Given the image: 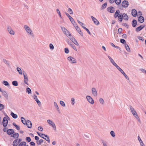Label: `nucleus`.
Returning a JSON list of instances; mask_svg holds the SVG:
<instances>
[{"mask_svg":"<svg viewBox=\"0 0 146 146\" xmlns=\"http://www.w3.org/2000/svg\"><path fill=\"white\" fill-rule=\"evenodd\" d=\"M3 84L5 86H9V84L8 83V82L4 80L3 82Z\"/></svg>","mask_w":146,"mask_h":146,"instance_id":"a19ab883","label":"nucleus"},{"mask_svg":"<svg viewBox=\"0 0 146 146\" xmlns=\"http://www.w3.org/2000/svg\"><path fill=\"white\" fill-rule=\"evenodd\" d=\"M3 61L4 63L6 64L8 66H9V62L6 59H3Z\"/></svg>","mask_w":146,"mask_h":146,"instance_id":"58836bf2","label":"nucleus"},{"mask_svg":"<svg viewBox=\"0 0 146 146\" xmlns=\"http://www.w3.org/2000/svg\"><path fill=\"white\" fill-rule=\"evenodd\" d=\"M131 14L133 17H135L137 15V12L135 9H133L132 10Z\"/></svg>","mask_w":146,"mask_h":146,"instance_id":"a211bd4d","label":"nucleus"},{"mask_svg":"<svg viewBox=\"0 0 146 146\" xmlns=\"http://www.w3.org/2000/svg\"><path fill=\"white\" fill-rule=\"evenodd\" d=\"M137 21L135 20H133L132 22V27H135L137 25Z\"/></svg>","mask_w":146,"mask_h":146,"instance_id":"a878e982","label":"nucleus"},{"mask_svg":"<svg viewBox=\"0 0 146 146\" xmlns=\"http://www.w3.org/2000/svg\"><path fill=\"white\" fill-rule=\"evenodd\" d=\"M37 133L38 134V135L40 136L41 137L44 138V134L43 133H39L38 132H37Z\"/></svg>","mask_w":146,"mask_h":146,"instance_id":"49530a36","label":"nucleus"},{"mask_svg":"<svg viewBox=\"0 0 146 146\" xmlns=\"http://www.w3.org/2000/svg\"><path fill=\"white\" fill-rule=\"evenodd\" d=\"M107 10L111 13H113L114 11V8L112 7H109L107 8Z\"/></svg>","mask_w":146,"mask_h":146,"instance_id":"f3484780","label":"nucleus"},{"mask_svg":"<svg viewBox=\"0 0 146 146\" xmlns=\"http://www.w3.org/2000/svg\"><path fill=\"white\" fill-rule=\"evenodd\" d=\"M11 115L12 116L13 118L16 119L17 118V114H15L14 113L12 112L11 113Z\"/></svg>","mask_w":146,"mask_h":146,"instance_id":"473e14b6","label":"nucleus"},{"mask_svg":"<svg viewBox=\"0 0 146 146\" xmlns=\"http://www.w3.org/2000/svg\"><path fill=\"white\" fill-rule=\"evenodd\" d=\"M61 29L64 34L66 33V32L68 33V31L64 27H61Z\"/></svg>","mask_w":146,"mask_h":146,"instance_id":"f704fd0d","label":"nucleus"},{"mask_svg":"<svg viewBox=\"0 0 146 146\" xmlns=\"http://www.w3.org/2000/svg\"><path fill=\"white\" fill-rule=\"evenodd\" d=\"M24 71H23V72ZM23 75L24 76V82L27 85H28V83L29 81L28 78L27 76V74L25 72L23 73Z\"/></svg>","mask_w":146,"mask_h":146,"instance_id":"f03ea898","label":"nucleus"},{"mask_svg":"<svg viewBox=\"0 0 146 146\" xmlns=\"http://www.w3.org/2000/svg\"><path fill=\"white\" fill-rule=\"evenodd\" d=\"M13 125L16 127V129L17 130H20V127L19 126L17 125L15 123H13Z\"/></svg>","mask_w":146,"mask_h":146,"instance_id":"c9c22d12","label":"nucleus"},{"mask_svg":"<svg viewBox=\"0 0 146 146\" xmlns=\"http://www.w3.org/2000/svg\"><path fill=\"white\" fill-rule=\"evenodd\" d=\"M69 38L70 39L71 41L75 44L77 46L79 45V44L77 42V40L72 36H71V37H69Z\"/></svg>","mask_w":146,"mask_h":146,"instance_id":"1a4fd4ad","label":"nucleus"},{"mask_svg":"<svg viewBox=\"0 0 146 146\" xmlns=\"http://www.w3.org/2000/svg\"><path fill=\"white\" fill-rule=\"evenodd\" d=\"M116 4L117 5L121 3V0H115V1Z\"/></svg>","mask_w":146,"mask_h":146,"instance_id":"6e6d98bb","label":"nucleus"},{"mask_svg":"<svg viewBox=\"0 0 146 146\" xmlns=\"http://www.w3.org/2000/svg\"><path fill=\"white\" fill-rule=\"evenodd\" d=\"M26 92L28 93L29 94H31V89L29 88H27Z\"/></svg>","mask_w":146,"mask_h":146,"instance_id":"79ce46f5","label":"nucleus"},{"mask_svg":"<svg viewBox=\"0 0 146 146\" xmlns=\"http://www.w3.org/2000/svg\"><path fill=\"white\" fill-rule=\"evenodd\" d=\"M30 144L32 146H35V143L33 141L30 142Z\"/></svg>","mask_w":146,"mask_h":146,"instance_id":"0e129e2a","label":"nucleus"},{"mask_svg":"<svg viewBox=\"0 0 146 146\" xmlns=\"http://www.w3.org/2000/svg\"><path fill=\"white\" fill-rule=\"evenodd\" d=\"M43 128L41 126H39L38 127V130L40 131H42L43 130Z\"/></svg>","mask_w":146,"mask_h":146,"instance_id":"69168bd1","label":"nucleus"},{"mask_svg":"<svg viewBox=\"0 0 146 146\" xmlns=\"http://www.w3.org/2000/svg\"><path fill=\"white\" fill-rule=\"evenodd\" d=\"M26 143L24 141L21 142L19 145L18 146H26Z\"/></svg>","mask_w":146,"mask_h":146,"instance_id":"7c9ffc66","label":"nucleus"},{"mask_svg":"<svg viewBox=\"0 0 146 146\" xmlns=\"http://www.w3.org/2000/svg\"><path fill=\"white\" fill-rule=\"evenodd\" d=\"M65 13L66 15L69 18V19L70 20V21L71 23H72V22L74 21V19H73L71 16H70L69 14H68L66 12H65Z\"/></svg>","mask_w":146,"mask_h":146,"instance_id":"b1692460","label":"nucleus"},{"mask_svg":"<svg viewBox=\"0 0 146 146\" xmlns=\"http://www.w3.org/2000/svg\"><path fill=\"white\" fill-rule=\"evenodd\" d=\"M108 57L109 58V60L110 61V62H111L112 64L114 65L115 64H116V63L111 58V57L110 56H108Z\"/></svg>","mask_w":146,"mask_h":146,"instance_id":"bb28decb","label":"nucleus"},{"mask_svg":"<svg viewBox=\"0 0 146 146\" xmlns=\"http://www.w3.org/2000/svg\"><path fill=\"white\" fill-rule=\"evenodd\" d=\"M144 25H141L136 29V31L138 32L141 30L144 27Z\"/></svg>","mask_w":146,"mask_h":146,"instance_id":"dca6fc26","label":"nucleus"},{"mask_svg":"<svg viewBox=\"0 0 146 146\" xmlns=\"http://www.w3.org/2000/svg\"><path fill=\"white\" fill-rule=\"evenodd\" d=\"M26 140L28 142H30L31 141V139L30 137H26Z\"/></svg>","mask_w":146,"mask_h":146,"instance_id":"864d4df0","label":"nucleus"},{"mask_svg":"<svg viewBox=\"0 0 146 146\" xmlns=\"http://www.w3.org/2000/svg\"><path fill=\"white\" fill-rule=\"evenodd\" d=\"M121 5L123 7H127L129 5V3L128 1L124 0L122 2Z\"/></svg>","mask_w":146,"mask_h":146,"instance_id":"6e6552de","label":"nucleus"},{"mask_svg":"<svg viewBox=\"0 0 146 146\" xmlns=\"http://www.w3.org/2000/svg\"><path fill=\"white\" fill-rule=\"evenodd\" d=\"M65 52L66 54H68L69 52V50L68 48H64Z\"/></svg>","mask_w":146,"mask_h":146,"instance_id":"603ef678","label":"nucleus"},{"mask_svg":"<svg viewBox=\"0 0 146 146\" xmlns=\"http://www.w3.org/2000/svg\"><path fill=\"white\" fill-rule=\"evenodd\" d=\"M123 18L125 20L127 21L128 19V17L127 15L125 13L123 14Z\"/></svg>","mask_w":146,"mask_h":146,"instance_id":"393cba45","label":"nucleus"},{"mask_svg":"<svg viewBox=\"0 0 146 146\" xmlns=\"http://www.w3.org/2000/svg\"><path fill=\"white\" fill-rule=\"evenodd\" d=\"M5 107L4 105L1 104H0V111H1Z\"/></svg>","mask_w":146,"mask_h":146,"instance_id":"09e8293b","label":"nucleus"},{"mask_svg":"<svg viewBox=\"0 0 146 146\" xmlns=\"http://www.w3.org/2000/svg\"><path fill=\"white\" fill-rule=\"evenodd\" d=\"M68 12L70 14H73V12L72 10L70 8L68 9Z\"/></svg>","mask_w":146,"mask_h":146,"instance_id":"13d9d810","label":"nucleus"},{"mask_svg":"<svg viewBox=\"0 0 146 146\" xmlns=\"http://www.w3.org/2000/svg\"><path fill=\"white\" fill-rule=\"evenodd\" d=\"M47 123L53 128L54 130H56V127L55 123L51 120L48 119L47 120Z\"/></svg>","mask_w":146,"mask_h":146,"instance_id":"7ed1b4c3","label":"nucleus"},{"mask_svg":"<svg viewBox=\"0 0 146 146\" xmlns=\"http://www.w3.org/2000/svg\"><path fill=\"white\" fill-rule=\"evenodd\" d=\"M140 70L142 71L143 73H145L146 74V70L145 69L142 68L140 69Z\"/></svg>","mask_w":146,"mask_h":146,"instance_id":"774afa93","label":"nucleus"},{"mask_svg":"<svg viewBox=\"0 0 146 146\" xmlns=\"http://www.w3.org/2000/svg\"><path fill=\"white\" fill-rule=\"evenodd\" d=\"M24 28L28 34L32 36H33L34 35L33 33V31L28 26L25 25L24 26Z\"/></svg>","mask_w":146,"mask_h":146,"instance_id":"f257e3e1","label":"nucleus"},{"mask_svg":"<svg viewBox=\"0 0 146 146\" xmlns=\"http://www.w3.org/2000/svg\"><path fill=\"white\" fill-rule=\"evenodd\" d=\"M92 92L93 95L94 96H96L97 95V93L96 89L95 88H92Z\"/></svg>","mask_w":146,"mask_h":146,"instance_id":"4468645a","label":"nucleus"},{"mask_svg":"<svg viewBox=\"0 0 146 146\" xmlns=\"http://www.w3.org/2000/svg\"><path fill=\"white\" fill-rule=\"evenodd\" d=\"M7 133L9 135H11L13 134L14 133V131L13 129H9L7 131Z\"/></svg>","mask_w":146,"mask_h":146,"instance_id":"2eb2a0df","label":"nucleus"},{"mask_svg":"<svg viewBox=\"0 0 146 146\" xmlns=\"http://www.w3.org/2000/svg\"><path fill=\"white\" fill-rule=\"evenodd\" d=\"M54 106L55 107V108L58 111V112L59 113H60V109L56 103L55 102H54Z\"/></svg>","mask_w":146,"mask_h":146,"instance_id":"aec40b11","label":"nucleus"},{"mask_svg":"<svg viewBox=\"0 0 146 146\" xmlns=\"http://www.w3.org/2000/svg\"><path fill=\"white\" fill-rule=\"evenodd\" d=\"M119 12H120L119 10H116L114 15V17L115 18H116L118 17L119 14H120Z\"/></svg>","mask_w":146,"mask_h":146,"instance_id":"cd10ccee","label":"nucleus"},{"mask_svg":"<svg viewBox=\"0 0 146 146\" xmlns=\"http://www.w3.org/2000/svg\"><path fill=\"white\" fill-rule=\"evenodd\" d=\"M144 19L143 17L141 16H140L138 17V21L141 23H143L144 21Z\"/></svg>","mask_w":146,"mask_h":146,"instance_id":"5701e85b","label":"nucleus"},{"mask_svg":"<svg viewBox=\"0 0 146 146\" xmlns=\"http://www.w3.org/2000/svg\"><path fill=\"white\" fill-rule=\"evenodd\" d=\"M7 118L6 117H4L3 120V126L5 127L7 125L8 123L7 119H9V117L7 116Z\"/></svg>","mask_w":146,"mask_h":146,"instance_id":"39448f33","label":"nucleus"},{"mask_svg":"<svg viewBox=\"0 0 146 146\" xmlns=\"http://www.w3.org/2000/svg\"><path fill=\"white\" fill-rule=\"evenodd\" d=\"M120 42L121 43H122L123 44H126L125 40L123 39H120Z\"/></svg>","mask_w":146,"mask_h":146,"instance_id":"5fc2aeb1","label":"nucleus"},{"mask_svg":"<svg viewBox=\"0 0 146 146\" xmlns=\"http://www.w3.org/2000/svg\"><path fill=\"white\" fill-rule=\"evenodd\" d=\"M123 18V14L122 13H120L118 17V20L120 21V22H121L122 21Z\"/></svg>","mask_w":146,"mask_h":146,"instance_id":"6ab92c4d","label":"nucleus"},{"mask_svg":"<svg viewBox=\"0 0 146 146\" xmlns=\"http://www.w3.org/2000/svg\"><path fill=\"white\" fill-rule=\"evenodd\" d=\"M17 71L19 73V74L22 75V70L19 67H17Z\"/></svg>","mask_w":146,"mask_h":146,"instance_id":"4c0bfd02","label":"nucleus"},{"mask_svg":"<svg viewBox=\"0 0 146 146\" xmlns=\"http://www.w3.org/2000/svg\"><path fill=\"white\" fill-rule=\"evenodd\" d=\"M26 125H27V127L29 128H31L32 127V124L31 122L29 120H27V121L26 123Z\"/></svg>","mask_w":146,"mask_h":146,"instance_id":"ddd939ff","label":"nucleus"},{"mask_svg":"<svg viewBox=\"0 0 146 146\" xmlns=\"http://www.w3.org/2000/svg\"><path fill=\"white\" fill-rule=\"evenodd\" d=\"M21 120L22 123L24 125H26V123L27 121L25 120V118L23 117H21Z\"/></svg>","mask_w":146,"mask_h":146,"instance_id":"2f4dec72","label":"nucleus"},{"mask_svg":"<svg viewBox=\"0 0 146 146\" xmlns=\"http://www.w3.org/2000/svg\"><path fill=\"white\" fill-rule=\"evenodd\" d=\"M34 99L35 100L38 105L40 106L41 105V102L38 100L37 96L35 94L34 95Z\"/></svg>","mask_w":146,"mask_h":146,"instance_id":"f8f14e48","label":"nucleus"},{"mask_svg":"<svg viewBox=\"0 0 146 146\" xmlns=\"http://www.w3.org/2000/svg\"><path fill=\"white\" fill-rule=\"evenodd\" d=\"M71 103L72 105H74L75 104V99L74 98H72L71 100Z\"/></svg>","mask_w":146,"mask_h":146,"instance_id":"bf43d9fd","label":"nucleus"},{"mask_svg":"<svg viewBox=\"0 0 146 146\" xmlns=\"http://www.w3.org/2000/svg\"><path fill=\"white\" fill-rule=\"evenodd\" d=\"M122 31V29L121 28H119L118 30V32L120 33H121Z\"/></svg>","mask_w":146,"mask_h":146,"instance_id":"338daca9","label":"nucleus"},{"mask_svg":"<svg viewBox=\"0 0 146 146\" xmlns=\"http://www.w3.org/2000/svg\"><path fill=\"white\" fill-rule=\"evenodd\" d=\"M121 73L123 75V76L125 77L128 80H129V78L127 76V75L124 72L123 70L122 72Z\"/></svg>","mask_w":146,"mask_h":146,"instance_id":"ea45409f","label":"nucleus"},{"mask_svg":"<svg viewBox=\"0 0 146 146\" xmlns=\"http://www.w3.org/2000/svg\"><path fill=\"white\" fill-rule=\"evenodd\" d=\"M129 108L133 116L135 117H137L138 115L136 111L134 110V108L131 106H129Z\"/></svg>","mask_w":146,"mask_h":146,"instance_id":"20e7f679","label":"nucleus"},{"mask_svg":"<svg viewBox=\"0 0 146 146\" xmlns=\"http://www.w3.org/2000/svg\"><path fill=\"white\" fill-rule=\"evenodd\" d=\"M44 136L45 137H46L47 138V139H46V138H45L44 137V139H45L46 141H48V143L50 142V140L49 139V137L47 135H45V134H44Z\"/></svg>","mask_w":146,"mask_h":146,"instance_id":"72a5a7b5","label":"nucleus"},{"mask_svg":"<svg viewBox=\"0 0 146 146\" xmlns=\"http://www.w3.org/2000/svg\"><path fill=\"white\" fill-rule=\"evenodd\" d=\"M56 12L57 13H58V15L61 18V14H60V11H59V10L58 9H56Z\"/></svg>","mask_w":146,"mask_h":146,"instance_id":"052dcab7","label":"nucleus"},{"mask_svg":"<svg viewBox=\"0 0 146 146\" xmlns=\"http://www.w3.org/2000/svg\"><path fill=\"white\" fill-rule=\"evenodd\" d=\"M67 59L72 63H75L76 62V59L72 56H69L67 58Z\"/></svg>","mask_w":146,"mask_h":146,"instance_id":"0eeeda50","label":"nucleus"},{"mask_svg":"<svg viewBox=\"0 0 146 146\" xmlns=\"http://www.w3.org/2000/svg\"><path fill=\"white\" fill-rule=\"evenodd\" d=\"M69 38V37H71V35L70 33V32L68 31V32H66V33L65 34Z\"/></svg>","mask_w":146,"mask_h":146,"instance_id":"8fccbe9b","label":"nucleus"},{"mask_svg":"<svg viewBox=\"0 0 146 146\" xmlns=\"http://www.w3.org/2000/svg\"><path fill=\"white\" fill-rule=\"evenodd\" d=\"M86 98L88 101L91 104H93L94 102L93 98L90 96H86Z\"/></svg>","mask_w":146,"mask_h":146,"instance_id":"423d86ee","label":"nucleus"},{"mask_svg":"<svg viewBox=\"0 0 146 146\" xmlns=\"http://www.w3.org/2000/svg\"><path fill=\"white\" fill-rule=\"evenodd\" d=\"M107 5V4L106 3L103 4L102 5V9H104L106 8Z\"/></svg>","mask_w":146,"mask_h":146,"instance_id":"3c124183","label":"nucleus"},{"mask_svg":"<svg viewBox=\"0 0 146 146\" xmlns=\"http://www.w3.org/2000/svg\"><path fill=\"white\" fill-rule=\"evenodd\" d=\"M73 25L75 27H76L77 26H78L77 25V24L74 21H74L72 22V23Z\"/></svg>","mask_w":146,"mask_h":146,"instance_id":"e2e57ef3","label":"nucleus"},{"mask_svg":"<svg viewBox=\"0 0 146 146\" xmlns=\"http://www.w3.org/2000/svg\"><path fill=\"white\" fill-rule=\"evenodd\" d=\"M60 104L63 107H65V104L64 102L62 100H61L60 102Z\"/></svg>","mask_w":146,"mask_h":146,"instance_id":"de8ad7c7","label":"nucleus"},{"mask_svg":"<svg viewBox=\"0 0 146 146\" xmlns=\"http://www.w3.org/2000/svg\"><path fill=\"white\" fill-rule=\"evenodd\" d=\"M13 135H12L11 136V137H13L14 138H18L19 137V134L17 133H15V134H13Z\"/></svg>","mask_w":146,"mask_h":146,"instance_id":"c756f323","label":"nucleus"},{"mask_svg":"<svg viewBox=\"0 0 146 146\" xmlns=\"http://www.w3.org/2000/svg\"><path fill=\"white\" fill-rule=\"evenodd\" d=\"M99 101L102 104H104V101L102 98H100L99 100Z\"/></svg>","mask_w":146,"mask_h":146,"instance_id":"4d7b16f0","label":"nucleus"},{"mask_svg":"<svg viewBox=\"0 0 146 146\" xmlns=\"http://www.w3.org/2000/svg\"><path fill=\"white\" fill-rule=\"evenodd\" d=\"M92 20L94 23L96 25H99L100 23L99 21L93 16L91 17Z\"/></svg>","mask_w":146,"mask_h":146,"instance_id":"9d476101","label":"nucleus"},{"mask_svg":"<svg viewBox=\"0 0 146 146\" xmlns=\"http://www.w3.org/2000/svg\"><path fill=\"white\" fill-rule=\"evenodd\" d=\"M2 94L7 99L8 98V96L7 93L5 91H3L2 92Z\"/></svg>","mask_w":146,"mask_h":146,"instance_id":"4be33fe9","label":"nucleus"},{"mask_svg":"<svg viewBox=\"0 0 146 146\" xmlns=\"http://www.w3.org/2000/svg\"><path fill=\"white\" fill-rule=\"evenodd\" d=\"M43 142V140L42 139H40L39 141H36V143L38 145H39L41 144Z\"/></svg>","mask_w":146,"mask_h":146,"instance_id":"c03bdc74","label":"nucleus"},{"mask_svg":"<svg viewBox=\"0 0 146 146\" xmlns=\"http://www.w3.org/2000/svg\"><path fill=\"white\" fill-rule=\"evenodd\" d=\"M49 47L50 49L53 50L54 48V46L52 44H50L49 45Z\"/></svg>","mask_w":146,"mask_h":146,"instance_id":"680f3d73","label":"nucleus"},{"mask_svg":"<svg viewBox=\"0 0 146 146\" xmlns=\"http://www.w3.org/2000/svg\"><path fill=\"white\" fill-rule=\"evenodd\" d=\"M12 84L13 86H17L18 85V83L17 81H14L12 82Z\"/></svg>","mask_w":146,"mask_h":146,"instance_id":"37998d69","label":"nucleus"},{"mask_svg":"<svg viewBox=\"0 0 146 146\" xmlns=\"http://www.w3.org/2000/svg\"><path fill=\"white\" fill-rule=\"evenodd\" d=\"M110 134L113 137H115V133L114 132V131H110Z\"/></svg>","mask_w":146,"mask_h":146,"instance_id":"a18cd8bd","label":"nucleus"},{"mask_svg":"<svg viewBox=\"0 0 146 146\" xmlns=\"http://www.w3.org/2000/svg\"><path fill=\"white\" fill-rule=\"evenodd\" d=\"M18 142H17V140H14L13 143V146H17L18 144Z\"/></svg>","mask_w":146,"mask_h":146,"instance_id":"e433bc0d","label":"nucleus"},{"mask_svg":"<svg viewBox=\"0 0 146 146\" xmlns=\"http://www.w3.org/2000/svg\"><path fill=\"white\" fill-rule=\"evenodd\" d=\"M67 42L68 44H70L74 50H76V51L77 50V49L74 44H72L71 42H69V41Z\"/></svg>","mask_w":146,"mask_h":146,"instance_id":"412c9836","label":"nucleus"},{"mask_svg":"<svg viewBox=\"0 0 146 146\" xmlns=\"http://www.w3.org/2000/svg\"><path fill=\"white\" fill-rule=\"evenodd\" d=\"M7 29L9 33L11 35H14L15 34V32L10 26L7 27Z\"/></svg>","mask_w":146,"mask_h":146,"instance_id":"9b49d317","label":"nucleus"},{"mask_svg":"<svg viewBox=\"0 0 146 146\" xmlns=\"http://www.w3.org/2000/svg\"><path fill=\"white\" fill-rule=\"evenodd\" d=\"M125 47L127 51L128 52H130V49L129 46H128V45L127 44H125Z\"/></svg>","mask_w":146,"mask_h":146,"instance_id":"c85d7f7f","label":"nucleus"}]
</instances>
